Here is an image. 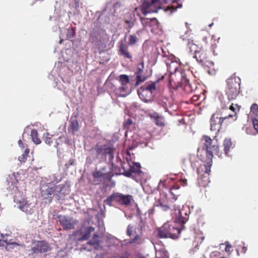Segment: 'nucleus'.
Listing matches in <instances>:
<instances>
[{"label": "nucleus", "mask_w": 258, "mask_h": 258, "mask_svg": "<svg viewBox=\"0 0 258 258\" xmlns=\"http://www.w3.org/2000/svg\"><path fill=\"white\" fill-rule=\"evenodd\" d=\"M241 80L238 77L233 76L227 81L226 97L221 95L219 96L220 102L229 103V101L233 100L238 96L239 92L240 82Z\"/></svg>", "instance_id": "nucleus-4"}, {"label": "nucleus", "mask_w": 258, "mask_h": 258, "mask_svg": "<svg viewBox=\"0 0 258 258\" xmlns=\"http://www.w3.org/2000/svg\"><path fill=\"white\" fill-rule=\"evenodd\" d=\"M13 191L10 192L13 194L14 192L16 195L14 196V201L16 205L15 207L20 209L22 212L28 215H31L35 210V204L31 202L22 196V192L17 190V187L13 186Z\"/></svg>", "instance_id": "nucleus-6"}, {"label": "nucleus", "mask_w": 258, "mask_h": 258, "mask_svg": "<svg viewBox=\"0 0 258 258\" xmlns=\"http://www.w3.org/2000/svg\"><path fill=\"white\" fill-rule=\"evenodd\" d=\"M166 66L167 68H168V71L171 74L175 73L177 71L178 68L179 67V64L177 63L176 60H172L170 63L167 61Z\"/></svg>", "instance_id": "nucleus-30"}, {"label": "nucleus", "mask_w": 258, "mask_h": 258, "mask_svg": "<svg viewBox=\"0 0 258 258\" xmlns=\"http://www.w3.org/2000/svg\"><path fill=\"white\" fill-rule=\"evenodd\" d=\"M223 146L225 155L227 156H229L228 153L230 149L232 148L231 140L229 138L224 139Z\"/></svg>", "instance_id": "nucleus-31"}, {"label": "nucleus", "mask_w": 258, "mask_h": 258, "mask_svg": "<svg viewBox=\"0 0 258 258\" xmlns=\"http://www.w3.org/2000/svg\"><path fill=\"white\" fill-rule=\"evenodd\" d=\"M31 137L33 142L36 145L40 143V140L38 138V133L35 130H32L31 133Z\"/></svg>", "instance_id": "nucleus-37"}, {"label": "nucleus", "mask_w": 258, "mask_h": 258, "mask_svg": "<svg viewBox=\"0 0 258 258\" xmlns=\"http://www.w3.org/2000/svg\"><path fill=\"white\" fill-rule=\"evenodd\" d=\"M94 231L93 227L83 225L74 233L75 239L77 241L87 240L90 237V234L93 232Z\"/></svg>", "instance_id": "nucleus-11"}, {"label": "nucleus", "mask_w": 258, "mask_h": 258, "mask_svg": "<svg viewBox=\"0 0 258 258\" xmlns=\"http://www.w3.org/2000/svg\"><path fill=\"white\" fill-rule=\"evenodd\" d=\"M252 124L254 129L258 133V120L256 118L252 119Z\"/></svg>", "instance_id": "nucleus-52"}, {"label": "nucleus", "mask_w": 258, "mask_h": 258, "mask_svg": "<svg viewBox=\"0 0 258 258\" xmlns=\"http://www.w3.org/2000/svg\"><path fill=\"white\" fill-rule=\"evenodd\" d=\"M70 125L68 127L69 132L75 135L79 130L78 121L77 119L76 115L72 116L70 120Z\"/></svg>", "instance_id": "nucleus-23"}, {"label": "nucleus", "mask_w": 258, "mask_h": 258, "mask_svg": "<svg viewBox=\"0 0 258 258\" xmlns=\"http://www.w3.org/2000/svg\"><path fill=\"white\" fill-rule=\"evenodd\" d=\"M75 34V28H72L71 29H68L67 32V39H71L72 38H74Z\"/></svg>", "instance_id": "nucleus-41"}, {"label": "nucleus", "mask_w": 258, "mask_h": 258, "mask_svg": "<svg viewBox=\"0 0 258 258\" xmlns=\"http://www.w3.org/2000/svg\"><path fill=\"white\" fill-rule=\"evenodd\" d=\"M63 39H60L59 43H63Z\"/></svg>", "instance_id": "nucleus-63"}, {"label": "nucleus", "mask_w": 258, "mask_h": 258, "mask_svg": "<svg viewBox=\"0 0 258 258\" xmlns=\"http://www.w3.org/2000/svg\"><path fill=\"white\" fill-rule=\"evenodd\" d=\"M247 247L245 246H242L241 252L245 253L246 251Z\"/></svg>", "instance_id": "nucleus-60"}, {"label": "nucleus", "mask_w": 258, "mask_h": 258, "mask_svg": "<svg viewBox=\"0 0 258 258\" xmlns=\"http://www.w3.org/2000/svg\"><path fill=\"white\" fill-rule=\"evenodd\" d=\"M115 92L117 96L124 97L131 93V90L127 86L121 85L115 90Z\"/></svg>", "instance_id": "nucleus-26"}, {"label": "nucleus", "mask_w": 258, "mask_h": 258, "mask_svg": "<svg viewBox=\"0 0 258 258\" xmlns=\"http://www.w3.org/2000/svg\"><path fill=\"white\" fill-rule=\"evenodd\" d=\"M156 4L159 6V4H165L171 2L172 4L171 6H168V8H166L165 11H170V14L172 13L173 12L176 11L177 9H180L182 7V3L183 0H155Z\"/></svg>", "instance_id": "nucleus-15"}, {"label": "nucleus", "mask_w": 258, "mask_h": 258, "mask_svg": "<svg viewBox=\"0 0 258 258\" xmlns=\"http://www.w3.org/2000/svg\"><path fill=\"white\" fill-rule=\"evenodd\" d=\"M119 82L121 85L127 86L129 84V77L125 74L120 75L119 76Z\"/></svg>", "instance_id": "nucleus-36"}, {"label": "nucleus", "mask_w": 258, "mask_h": 258, "mask_svg": "<svg viewBox=\"0 0 258 258\" xmlns=\"http://www.w3.org/2000/svg\"><path fill=\"white\" fill-rule=\"evenodd\" d=\"M138 229L140 230V234H142L145 230V224L143 221H141L138 225Z\"/></svg>", "instance_id": "nucleus-44"}, {"label": "nucleus", "mask_w": 258, "mask_h": 258, "mask_svg": "<svg viewBox=\"0 0 258 258\" xmlns=\"http://www.w3.org/2000/svg\"><path fill=\"white\" fill-rule=\"evenodd\" d=\"M10 235L8 234H3L0 233V246H4L6 244V248L9 249L11 248V246H18V244L12 241L10 239Z\"/></svg>", "instance_id": "nucleus-21"}, {"label": "nucleus", "mask_w": 258, "mask_h": 258, "mask_svg": "<svg viewBox=\"0 0 258 258\" xmlns=\"http://www.w3.org/2000/svg\"><path fill=\"white\" fill-rule=\"evenodd\" d=\"M133 123V121L131 119H128L125 121V126L126 127Z\"/></svg>", "instance_id": "nucleus-56"}, {"label": "nucleus", "mask_w": 258, "mask_h": 258, "mask_svg": "<svg viewBox=\"0 0 258 258\" xmlns=\"http://www.w3.org/2000/svg\"><path fill=\"white\" fill-rule=\"evenodd\" d=\"M54 21L55 22V24L57 25L58 29L61 30V27H63L64 26L63 24V18L59 16L58 18H54ZM60 31L61 32V30Z\"/></svg>", "instance_id": "nucleus-42"}, {"label": "nucleus", "mask_w": 258, "mask_h": 258, "mask_svg": "<svg viewBox=\"0 0 258 258\" xmlns=\"http://www.w3.org/2000/svg\"><path fill=\"white\" fill-rule=\"evenodd\" d=\"M49 135V134L48 133L44 134V135H43V138H44L45 143L46 144L50 145L51 143H52V141L50 137H47Z\"/></svg>", "instance_id": "nucleus-45"}, {"label": "nucleus", "mask_w": 258, "mask_h": 258, "mask_svg": "<svg viewBox=\"0 0 258 258\" xmlns=\"http://www.w3.org/2000/svg\"><path fill=\"white\" fill-rule=\"evenodd\" d=\"M40 193L43 199L47 200L49 202L52 201L54 196L55 186H40Z\"/></svg>", "instance_id": "nucleus-16"}, {"label": "nucleus", "mask_w": 258, "mask_h": 258, "mask_svg": "<svg viewBox=\"0 0 258 258\" xmlns=\"http://www.w3.org/2000/svg\"><path fill=\"white\" fill-rule=\"evenodd\" d=\"M127 46L125 45L122 41L120 42L119 46V52L120 55L126 58L131 59V55L130 53L127 52Z\"/></svg>", "instance_id": "nucleus-27"}, {"label": "nucleus", "mask_w": 258, "mask_h": 258, "mask_svg": "<svg viewBox=\"0 0 258 258\" xmlns=\"http://www.w3.org/2000/svg\"><path fill=\"white\" fill-rule=\"evenodd\" d=\"M125 23L127 25V28L128 29V32L134 26V21L133 20H125Z\"/></svg>", "instance_id": "nucleus-49"}, {"label": "nucleus", "mask_w": 258, "mask_h": 258, "mask_svg": "<svg viewBox=\"0 0 258 258\" xmlns=\"http://www.w3.org/2000/svg\"><path fill=\"white\" fill-rule=\"evenodd\" d=\"M106 14H107L106 10H105L104 11V12H103V13H102L100 15V18H103V17H104L105 15H106Z\"/></svg>", "instance_id": "nucleus-57"}, {"label": "nucleus", "mask_w": 258, "mask_h": 258, "mask_svg": "<svg viewBox=\"0 0 258 258\" xmlns=\"http://www.w3.org/2000/svg\"><path fill=\"white\" fill-rule=\"evenodd\" d=\"M203 140H205L203 144V149L205 150L208 159H212L213 153H218V147L215 144H213V142L208 136H203Z\"/></svg>", "instance_id": "nucleus-12"}, {"label": "nucleus", "mask_w": 258, "mask_h": 258, "mask_svg": "<svg viewBox=\"0 0 258 258\" xmlns=\"http://www.w3.org/2000/svg\"><path fill=\"white\" fill-rule=\"evenodd\" d=\"M105 168H103L101 170H97L93 173L94 177L102 181L108 177L107 173L105 172Z\"/></svg>", "instance_id": "nucleus-29"}, {"label": "nucleus", "mask_w": 258, "mask_h": 258, "mask_svg": "<svg viewBox=\"0 0 258 258\" xmlns=\"http://www.w3.org/2000/svg\"><path fill=\"white\" fill-rule=\"evenodd\" d=\"M156 249L155 258H169L167 252L163 248L159 250Z\"/></svg>", "instance_id": "nucleus-33"}, {"label": "nucleus", "mask_w": 258, "mask_h": 258, "mask_svg": "<svg viewBox=\"0 0 258 258\" xmlns=\"http://www.w3.org/2000/svg\"><path fill=\"white\" fill-rule=\"evenodd\" d=\"M55 192H54V196L58 201L63 200L65 196L69 193L68 187L65 185H58L55 186Z\"/></svg>", "instance_id": "nucleus-18"}, {"label": "nucleus", "mask_w": 258, "mask_h": 258, "mask_svg": "<svg viewBox=\"0 0 258 258\" xmlns=\"http://www.w3.org/2000/svg\"><path fill=\"white\" fill-rule=\"evenodd\" d=\"M143 242V239L141 238V236L140 235H136L135 236H134V238L130 240L129 243H136L137 244H140L141 243H142Z\"/></svg>", "instance_id": "nucleus-40"}, {"label": "nucleus", "mask_w": 258, "mask_h": 258, "mask_svg": "<svg viewBox=\"0 0 258 258\" xmlns=\"http://www.w3.org/2000/svg\"><path fill=\"white\" fill-rule=\"evenodd\" d=\"M181 228L176 226L172 222H167L157 229L158 236L161 238L176 239L179 235Z\"/></svg>", "instance_id": "nucleus-7"}, {"label": "nucleus", "mask_w": 258, "mask_h": 258, "mask_svg": "<svg viewBox=\"0 0 258 258\" xmlns=\"http://www.w3.org/2000/svg\"><path fill=\"white\" fill-rule=\"evenodd\" d=\"M103 34V31L99 28H96L91 31L89 36V41L95 44L99 45L101 42L102 35Z\"/></svg>", "instance_id": "nucleus-20"}, {"label": "nucleus", "mask_w": 258, "mask_h": 258, "mask_svg": "<svg viewBox=\"0 0 258 258\" xmlns=\"http://www.w3.org/2000/svg\"><path fill=\"white\" fill-rule=\"evenodd\" d=\"M134 227L132 225L129 224L126 228V233L127 236H131L133 232Z\"/></svg>", "instance_id": "nucleus-47"}, {"label": "nucleus", "mask_w": 258, "mask_h": 258, "mask_svg": "<svg viewBox=\"0 0 258 258\" xmlns=\"http://www.w3.org/2000/svg\"><path fill=\"white\" fill-rule=\"evenodd\" d=\"M149 27L152 28V29H157L158 28V22L156 18H152V21Z\"/></svg>", "instance_id": "nucleus-43"}, {"label": "nucleus", "mask_w": 258, "mask_h": 258, "mask_svg": "<svg viewBox=\"0 0 258 258\" xmlns=\"http://www.w3.org/2000/svg\"><path fill=\"white\" fill-rule=\"evenodd\" d=\"M223 121L217 114H213L210 119V131H215L216 134L218 133Z\"/></svg>", "instance_id": "nucleus-19"}, {"label": "nucleus", "mask_w": 258, "mask_h": 258, "mask_svg": "<svg viewBox=\"0 0 258 258\" xmlns=\"http://www.w3.org/2000/svg\"><path fill=\"white\" fill-rule=\"evenodd\" d=\"M155 1V0H143L142 7L136 8L134 11V15L140 17L141 24L144 27L149 26L152 18H144L141 16V15L145 16L148 13L157 12L160 9V5H157Z\"/></svg>", "instance_id": "nucleus-3"}, {"label": "nucleus", "mask_w": 258, "mask_h": 258, "mask_svg": "<svg viewBox=\"0 0 258 258\" xmlns=\"http://www.w3.org/2000/svg\"><path fill=\"white\" fill-rule=\"evenodd\" d=\"M108 246H114L117 245L119 243V240L116 237L109 235L107 236Z\"/></svg>", "instance_id": "nucleus-34"}, {"label": "nucleus", "mask_w": 258, "mask_h": 258, "mask_svg": "<svg viewBox=\"0 0 258 258\" xmlns=\"http://www.w3.org/2000/svg\"><path fill=\"white\" fill-rule=\"evenodd\" d=\"M58 218L60 225L65 230L74 229L77 224L76 219L70 216H59Z\"/></svg>", "instance_id": "nucleus-14"}, {"label": "nucleus", "mask_w": 258, "mask_h": 258, "mask_svg": "<svg viewBox=\"0 0 258 258\" xmlns=\"http://www.w3.org/2000/svg\"><path fill=\"white\" fill-rule=\"evenodd\" d=\"M114 149L110 145H97L91 149L90 155L87 158V161L91 162L92 160H97V162H102L106 161L108 158L109 163L114 165Z\"/></svg>", "instance_id": "nucleus-1"}, {"label": "nucleus", "mask_w": 258, "mask_h": 258, "mask_svg": "<svg viewBox=\"0 0 258 258\" xmlns=\"http://www.w3.org/2000/svg\"><path fill=\"white\" fill-rule=\"evenodd\" d=\"M137 42V37L134 35H130L129 37L128 43L130 45H133Z\"/></svg>", "instance_id": "nucleus-48"}, {"label": "nucleus", "mask_w": 258, "mask_h": 258, "mask_svg": "<svg viewBox=\"0 0 258 258\" xmlns=\"http://www.w3.org/2000/svg\"><path fill=\"white\" fill-rule=\"evenodd\" d=\"M156 82L148 83L145 84L143 87H140V89L150 91L153 93V92L156 90Z\"/></svg>", "instance_id": "nucleus-32"}, {"label": "nucleus", "mask_w": 258, "mask_h": 258, "mask_svg": "<svg viewBox=\"0 0 258 258\" xmlns=\"http://www.w3.org/2000/svg\"><path fill=\"white\" fill-rule=\"evenodd\" d=\"M131 199V196H124L118 192L117 202L122 205H128L130 204Z\"/></svg>", "instance_id": "nucleus-28"}, {"label": "nucleus", "mask_w": 258, "mask_h": 258, "mask_svg": "<svg viewBox=\"0 0 258 258\" xmlns=\"http://www.w3.org/2000/svg\"><path fill=\"white\" fill-rule=\"evenodd\" d=\"M29 153V149H27L25 150V152L23 154H25V155L28 156V154Z\"/></svg>", "instance_id": "nucleus-61"}, {"label": "nucleus", "mask_w": 258, "mask_h": 258, "mask_svg": "<svg viewBox=\"0 0 258 258\" xmlns=\"http://www.w3.org/2000/svg\"><path fill=\"white\" fill-rule=\"evenodd\" d=\"M236 250H237V254L239 255V250L238 249H236Z\"/></svg>", "instance_id": "nucleus-64"}, {"label": "nucleus", "mask_w": 258, "mask_h": 258, "mask_svg": "<svg viewBox=\"0 0 258 258\" xmlns=\"http://www.w3.org/2000/svg\"><path fill=\"white\" fill-rule=\"evenodd\" d=\"M58 175L53 174L46 177H43L42 180L40 181V186H56L55 184L59 182L61 180V177L58 178Z\"/></svg>", "instance_id": "nucleus-17"}, {"label": "nucleus", "mask_w": 258, "mask_h": 258, "mask_svg": "<svg viewBox=\"0 0 258 258\" xmlns=\"http://www.w3.org/2000/svg\"><path fill=\"white\" fill-rule=\"evenodd\" d=\"M194 57L195 58V59H197V60L198 62H203V60L201 58V56L200 55V52L199 51H195V54Z\"/></svg>", "instance_id": "nucleus-50"}, {"label": "nucleus", "mask_w": 258, "mask_h": 258, "mask_svg": "<svg viewBox=\"0 0 258 258\" xmlns=\"http://www.w3.org/2000/svg\"><path fill=\"white\" fill-rule=\"evenodd\" d=\"M189 213L190 210L187 206H183L181 209L179 206L174 207V215L175 216L174 221L181 224V227H183V224L187 221Z\"/></svg>", "instance_id": "nucleus-10"}, {"label": "nucleus", "mask_w": 258, "mask_h": 258, "mask_svg": "<svg viewBox=\"0 0 258 258\" xmlns=\"http://www.w3.org/2000/svg\"><path fill=\"white\" fill-rule=\"evenodd\" d=\"M231 247V245L230 243H229L228 242H226V248H225V251H226V252H228L229 251V250L230 249Z\"/></svg>", "instance_id": "nucleus-55"}, {"label": "nucleus", "mask_w": 258, "mask_h": 258, "mask_svg": "<svg viewBox=\"0 0 258 258\" xmlns=\"http://www.w3.org/2000/svg\"><path fill=\"white\" fill-rule=\"evenodd\" d=\"M221 108L218 111H216L214 114H217L218 116H220V118L224 120L232 118V121H234L236 120V113L235 112V109L233 106V104H230L229 103H223L220 102Z\"/></svg>", "instance_id": "nucleus-8"}, {"label": "nucleus", "mask_w": 258, "mask_h": 258, "mask_svg": "<svg viewBox=\"0 0 258 258\" xmlns=\"http://www.w3.org/2000/svg\"><path fill=\"white\" fill-rule=\"evenodd\" d=\"M144 68V61L141 62L137 66V71L136 73V86L139 85L141 82L145 81V79L142 77L141 74L143 73Z\"/></svg>", "instance_id": "nucleus-25"}, {"label": "nucleus", "mask_w": 258, "mask_h": 258, "mask_svg": "<svg viewBox=\"0 0 258 258\" xmlns=\"http://www.w3.org/2000/svg\"><path fill=\"white\" fill-rule=\"evenodd\" d=\"M251 111L255 114L258 118V105L256 104H253L251 107Z\"/></svg>", "instance_id": "nucleus-46"}, {"label": "nucleus", "mask_w": 258, "mask_h": 258, "mask_svg": "<svg viewBox=\"0 0 258 258\" xmlns=\"http://www.w3.org/2000/svg\"><path fill=\"white\" fill-rule=\"evenodd\" d=\"M62 140H64L65 143L68 144V145H71L72 144V141L71 140L68 139L67 138H66L64 136H60L58 138V139L56 140V145L54 146L55 148H57L58 145L60 144V142H62Z\"/></svg>", "instance_id": "nucleus-39"}, {"label": "nucleus", "mask_w": 258, "mask_h": 258, "mask_svg": "<svg viewBox=\"0 0 258 258\" xmlns=\"http://www.w3.org/2000/svg\"><path fill=\"white\" fill-rule=\"evenodd\" d=\"M166 197V194H163L161 195V198L155 202V206L160 207L163 211H166L170 209L169 206L167 204Z\"/></svg>", "instance_id": "nucleus-24"}, {"label": "nucleus", "mask_w": 258, "mask_h": 258, "mask_svg": "<svg viewBox=\"0 0 258 258\" xmlns=\"http://www.w3.org/2000/svg\"><path fill=\"white\" fill-rule=\"evenodd\" d=\"M116 162H117V164L114 163V164L112 166L115 168H120V173L126 177H131L133 173L139 174L141 172L140 164L132 161L130 159V155L128 154L123 161H122L121 159L118 155H117Z\"/></svg>", "instance_id": "nucleus-2"}, {"label": "nucleus", "mask_w": 258, "mask_h": 258, "mask_svg": "<svg viewBox=\"0 0 258 258\" xmlns=\"http://www.w3.org/2000/svg\"><path fill=\"white\" fill-rule=\"evenodd\" d=\"M152 118H154V122L156 125H158L159 126H162L164 125L162 117L158 116L156 114H154L152 115Z\"/></svg>", "instance_id": "nucleus-38"}, {"label": "nucleus", "mask_w": 258, "mask_h": 258, "mask_svg": "<svg viewBox=\"0 0 258 258\" xmlns=\"http://www.w3.org/2000/svg\"><path fill=\"white\" fill-rule=\"evenodd\" d=\"M196 159L195 155H192L190 157L191 167L194 169L197 168V173L198 174V181L199 184L202 186H205L209 182V173L211 166V159L206 164H199L198 161H194L192 159Z\"/></svg>", "instance_id": "nucleus-5"}, {"label": "nucleus", "mask_w": 258, "mask_h": 258, "mask_svg": "<svg viewBox=\"0 0 258 258\" xmlns=\"http://www.w3.org/2000/svg\"><path fill=\"white\" fill-rule=\"evenodd\" d=\"M49 250H50V246L47 242L44 241H38L29 250L30 252L29 255H32L33 258H43L42 253Z\"/></svg>", "instance_id": "nucleus-9"}, {"label": "nucleus", "mask_w": 258, "mask_h": 258, "mask_svg": "<svg viewBox=\"0 0 258 258\" xmlns=\"http://www.w3.org/2000/svg\"><path fill=\"white\" fill-rule=\"evenodd\" d=\"M216 47V45L213 44L212 46H211V49L212 50L214 55H215V53L214 52V49H215Z\"/></svg>", "instance_id": "nucleus-59"}, {"label": "nucleus", "mask_w": 258, "mask_h": 258, "mask_svg": "<svg viewBox=\"0 0 258 258\" xmlns=\"http://www.w3.org/2000/svg\"><path fill=\"white\" fill-rule=\"evenodd\" d=\"M27 155H25V154H22L21 156L18 158V160L20 161V162H25L27 160Z\"/></svg>", "instance_id": "nucleus-54"}, {"label": "nucleus", "mask_w": 258, "mask_h": 258, "mask_svg": "<svg viewBox=\"0 0 258 258\" xmlns=\"http://www.w3.org/2000/svg\"><path fill=\"white\" fill-rule=\"evenodd\" d=\"M18 145H19L20 148H24V146L23 145V143L21 140H19V141H18Z\"/></svg>", "instance_id": "nucleus-58"}, {"label": "nucleus", "mask_w": 258, "mask_h": 258, "mask_svg": "<svg viewBox=\"0 0 258 258\" xmlns=\"http://www.w3.org/2000/svg\"><path fill=\"white\" fill-rule=\"evenodd\" d=\"M220 256V252H212L210 254V258H219Z\"/></svg>", "instance_id": "nucleus-53"}, {"label": "nucleus", "mask_w": 258, "mask_h": 258, "mask_svg": "<svg viewBox=\"0 0 258 258\" xmlns=\"http://www.w3.org/2000/svg\"><path fill=\"white\" fill-rule=\"evenodd\" d=\"M104 22H106V23H109V18H107L106 19H105Z\"/></svg>", "instance_id": "nucleus-62"}, {"label": "nucleus", "mask_w": 258, "mask_h": 258, "mask_svg": "<svg viewBox=\"0 0 258 258\" xmlns=\"http://www.w3.org/2000/svg\"><path fill=\"white\" fill-rule=\"evenodd\" d=\"M101 243V238L97 233H94L93 236L85 245L82 246L81 249L91 251L93 249H98Z\"/></svg>", "instance_id": "nucleus-13"}, {"label": "nucleus", "mask_w": 258, "mask_h": 258, "mask_svg": "<svg viewBox=\"0 0 258 258\" xmlns=\"http://www.w3.org/2000/svg\"><path fill=\"white\" fill-rule=\"evenodd\" d=\"M138 95L144 102H151L153 100V93L143 89L138 90Z\"/></svg>", "instance_id": "nucleus-22"}, {"label": "nucleus", "mask_w": 258, "mask_h": 258, "mask_svg": "<svg viewBox=\"0 0 258 258\" xmlns=\"http://www.w3.org/2000/svg\"><path fill=\"white\" fill-rule=\"evenodd\" d=\"M117 196L118 192H114L107 198L104 201V202L106 205H108L110 206L112 205V202L114 201L117 202Z\"/></svg>", "instance_id": "nucleus-35"}, {"label": "nucleus", "mask_w": 258, "mask_h": 258, "mask_svg": "<svg viewBox=\"0 0 258 258\" xmlns=\"http://www.w3.org/2000/svg\"><path fill=\"white\" fill-rule=\"evenodd\" d=\"M184 89L185 91L188 93H190L193 90L192 88L191 87V85L188 83H187L186 85H185Z\"/></svg>", "instance_id": "nucleus-51"}]
</instances>
